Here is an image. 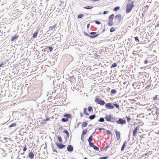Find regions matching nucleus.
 <instances>
[{
    "label": "nucleus",
    "instance_id": "1",
    "mask_svg": "<svg viewBox=\"0 0 159 159\" xmlns=\"http://www.w3.org/2000/svg\"><path fill=\"white\" fill-rule=\"evenodd\" d=\"M134 6L133 2L131 3L127 4L126 10V12L127 13H129L132 10Z\"/></svg>",
    "mask_w": 159,
    "mask_h": 159
},
{
    "label": "nucleus",
    "instance_id": "2",
    "mask_svg": "<svg viewBox=\"0 0 159 159\" xmlns=\"http://www.w3.org/2000/svg\"><path fill=\"white\" fill-rule=\"evenodd\" d=\"M116 122L118 124H125L126 123V121L121 118H120L118 120H116Z\"/></svg>",
    "mask_w": 159,
    "mask_h": 159
},
{
    "label": "nucleus",
    "instance_id": "3",
    "mask_svg": "<svg viewBox=\"0 0 159 159\" xmlns=\"http://www.w3.org/2000/svg\"><path fill=\"white\" fill-rule=\"evenodd\" d=\"M56 144L57 147L59 149H62L65 147V145L62 143H59L56 142Z\"/></svg>",
    "mask_w": 159,
    "mask_h": 159
},
{
    "label": "nucleus",
    "instance_id": "4",
    "mask_svg": "<svg viewBox=\"0 0 159 159\" xmlns=\"http://www.w3.org/2000/svg\"><path fill=\"white\" fill-rule=\"evenodd\" d=\"M105 107L108 109H113L114 108V106L111 105L110 103H107L105 105Z\"/></svg>",
    "mask_w": 159,
    "mask_h": 159
},
{
    "label": "nucleus",
    "instance_id": "5",
    "mask_svg": "<svg viewBox=\"0 0 159 159\" xmlns=\"http://www.w3.org/2000/svg\"><path fill=\"white\" fill-rule=\"evenodd\" d=\"M139 128V127L137 126L135 128L134 130H133V136L135 137L136 136L137 134L138 133L137 130Z\"/></svg>",
    "mask_w": 159,
    "mask_h": 159
},
{
    "label": "nucleus",
    "instance_id": "6",
    "mask_svg": "<svg viewBox=\"0 0 159 159\" xmlns=\"http://www.w3.org/2000/svg\"><path fill=\"white\" fill-rule=\"evenodd\" d=\"M95 102L98 104L102 105L105 104V102L102 100H95Z\"/></svg>",
    "mask_w": 159,
    "mask_h": 159
},
{
    "label": "nucleus",
    "instance_id": "7",
    "mask_svg": "<svg viewBox=\"0 0 159 159\" xmlns=\"http://www.w3.org/2000/svg\"><path fill=\"white\" fill-rule=\"evenodd\" d=\"M106 120L108 121L113 122L112 120V118L110 116H106L105 117Z\"/></svg>",
    "mask_w": 159,
    "mask_h": 159
},
{
    "label": "nucleus",
    "instance_id": "8",
    "mask_svg": "<svg viewBox=\"0 0 159 159\" xmlns=\"http://www.w3.org/2000/svg\"><path fill=\"white\" fill-rule=\"evenodd\" d=\"M84 34L86 36H89L90 37V38H93L96 37L98 36V34H96L95 35H90L88 34L86 32H84Z\"/></svg>",
    "mask_w": 159,
    "mask_h": 159
},
{
    "label": "nucleus",
    "instance_id": "9",
    "mask_svg": "<svg viewBox=\"0 0 159 159\" xmlns=\"http://www.w3.org/2000/svg\"><path fill=\"white\" fill-rule=\"evenodd\" d=\"M67 151L70 152H71L73 150V147L71 145H69L67 148Z\"/></svg>",
    "mask_w": 159,
    "mask_h": 159
},
{
    "label": "nucleus",
    "instance_id": "10",
    "mask_svg": "<svg viewBox=\"0 0 159 159\" xmlns=\"http://www.w3.org/2000/svg\"><path fill=\"white\" fill-rule=\"evenodd\" d=\"M116 138L118 140H119L120 139V132L117 131H116Z\"/></svg>",
    "mask_w": 159,
    "mask_h": 159
},
{
    "label": "nucleus",
    "instance_id": "11",
    "mask_svg": "<svg viewBox=\"0 0 159 159\" xmlns=\"http://www.w3.org/2000/svg\"><path fill=\"white\" fill-rule=\"evenodd\" d=\"M115 19H117L119 21H120L121 20V16L120 14H119L116 16Z\"/></svg>",
    "mask_w": 159,
    "mask_h": 159
},
{
    "label": "nucleus",
    "instance_id": "12",
    "mask_svg": "<svg viewBox=\"0 0 159 159\" xmlns=\"http://www.w3.org/2000/svg\"><path fill=\"white\" fill-rule=\"evenodd\" d=\"M29 157L31 159H33L34 157V154L32 152H30L29 154Z\"/></svg>",
    "mask_w": 159,
    "mask_h": 159
},
{
    "label": "nucleus",
    "instance_id": "13",
    "mask_svg": "<svg viewBox=\"0 0 159 159\" xmlns=\"http://www.w3.org/2000/svg\"><path fill=\"white\" fill-rule=\"evenodd\" d=\"M18 38V36L15 35L13 36L11 39V41H13L15 40L16 39H17Z\"/></svg>",
    "mask_w": 159,
    "mask_h": 159
},
{
    "label": "nucleus",
    "instance_id": "14",
    "mask_svg": "<svg viewBox=\"0 0 159 159\" xmlns=\"http://www.w3.org/2000/svg\"><path fill=\"white\" fill-rule=\"evenodd\" d=\"M63 133L66 134L67 137V138H68L69 137V133L68 132V131L66 130H64L63 131Z\"/></svg>",
    "mask_w": 159,
    "mask_h": 159
},
{
    "label": "nucleus",
    "instance_id": "15",
    "mask_svg": "<svg viewBox=\"0 0 159 159\" xmlns=\"http://www.w3.org/2000/svg\"><path fill=\"white\" fill-rule=\"evenodd\" d=\"M126 141H125L124 144H123L122 146V147H121V151H123L124 150V148H125V144H126Z\"/></svg>",
    "mask_w": 159,
    "mask_h": 159
},
{
    "label": "nucleus",
    "instance_id": "16",
    "mask_svg": "<svg viewBox=\"0 0 159 159\" xmlns=\"http://www.w3.org/2000/svg\"><path fill=\"white\" fill-rule=\"evenodd\" d=\"M16 125V124L15 123H11L10 125H9L8 127L9 128L12 127L14 126H15Z\"/></svg>",
    "mask_w": 159,
    "mask_h": 159
},
{
    "label": "nucleus",
    "instance_id": "17",
    "mask_svg": "<svg viewBox=\"0 0 159 159\" xmlns=\"http://www.w3.org/2000/svg\"><path fill=\"white\" fill-rule=\"evenodd\" d=\"M114 17V14L111 15L109 17V20H112Z\"/></svg>",
    "mask_w": 159,
    "mask_h": 159
},
{
    "label": "nucleus",
    "instance_id": "18",
    "mask_svg": "<svg viewBox=\"0 0 159 159\" xmlns=\"http://www.w3.org/2000/svg\"><path fill=\"white\" fill-rule=\"evenodd\" d=\"M58 140L60 143H61L62 142V138L61 136H58Z\"/></svg>",
    "mask_w": 159,
    "mask_h": 159
},
{
    "label": "nucleus",
    "instance_id": "19",
    "mask_svg": "<svg viewBox=\"0 0 159 159\" xmlns=\"http://www.w3.org/2000/svg\"><path fill=\"white\" fill-rule=\"evenodd\" d=\"M87 124L88 123L86 122H83L82 125V127H86V126H87Z\"/></svg>",
    "mask_w": 159,
    "mask_h": 159
},
{
    "label": "nucleus",
    "instance_id": "20",
    "mask_svg": "<svg viewBox=\"0 0 159 159\" xmlns=\"http://www.w3.org/2000/svg\"><path fill=\"white\" fill-rule=\"evenodd\" d=\"M87 109L86 108H84V113L87 116H89V114L88 113L86 112Z\"/></svg>",
    "mask_w": 159,
    "mask_h": 159
},
{
    "label": "nucleus",
    "instance_id": "21",
    "mask_svg": "<svg viewBox=\"0 0 159 159\" xmlns=\"http://www.w3.org/2000/svg\"><path fill=\"white\" fill-rule=\"evenodd\" d=\"M95 117V115H91L89 116V118L90 120H93L94 119Z\"/></svg>",
    "mask_w": 159,
    "mask_h": 159
},
{
    "label": "nucleus",
    "instance_id": "22",
    "mask_svg": "<svg viewBox=\"0 0 159 159\" xmlns=\"http://www.w3.org/2000/svg\"><path fill=\"white\" fill-rule=\"evenodd\" d=\"M104 121V119L103 118H100L98 120V121L99 122H103Z\"/></svg>",
    "mask_w": 159,
    "mask_h": 159
},
{
    "label": "nucleus",
    "instance_id": "23",
    "mask_svg": "<svg viewBox=\"0 0 159 159\" xmlns=\"http://www.w3.org/2000/svg\"><path fill=\"white\" fill-rule=\"evenodd\" d=\"M93 7L91 6H87L86 7H84V8L85 9H92Z\"/></svg>",
    "mask_w": 159,
    "mask_h": 159
},
{
    "label": "nucleus",
    "instance_id": "24",
    "mask_svg": "<svg viewBox=\"0 0 159 159\" xmlns=\"http://www.w3.org/2000/svg\"><path fill=\"white\" fill-rule=\"evenodd\" d=\"M117 66V64L116 63H113L111 66V68H112L113 67H115Z\"/></svg>",
    "mask_w": 159,
    "mask_h": 159
},
{
    "label": "nucleus",
    "instance_id": "25",
    "mask_svg": "<svg viewBox=\"0 0 159 159\" xmlns=\"http://www.w3.org/2000/svg\"><path fill=\"white\" fill-rule=\"evenodd\" d=\"M92 140V135H91L89 136V137L88 139V141L89 142H91Z\"/></svg>",
    "mask_w": 159,
    "mask_h": 159
},
{
    "label": "nucleus",
    "instance_id": "26",
    "mask_svg": "<svg viewBox=\"0 0 159 159\" xmlns=\"http://www.w3.org/2000/svg\"><path fill=\"white\" fill-rule=\"evenodd\" d=\"M108 25L110 26L112 25H113V22L112 20H109V22Z\"/></svg>",
    "mask_w": 159,
    "mask_h": 159
},
{
    "label": "nucleus",
    "instance_id": "27",
    "mask_svg": "<svg viewBox=\"0 0 159 159\" xmlns=\"http://www.w3.org/2000/svg\"><path fill=\"white\" fill-rule=\"evenodd\" d=\"M37 35H38V33L37 32H35L33 35V38H36L37 37Z\"/></svg>",
    "mask_w": 159,
    "mask_h": 159
},
{
    "label": "nucleus",
    "instance_id": "28",
    "mask_svg": "<svg viewBox=\"0 0 159 159\" xmlns=\"http://www.w3.org/2000/svg\"><path fill=\"white\" fill-rule=\"evenodd\" d=\"M152 153L151 151H149L148 152L145 153L143 155V156H146L148 155H149L151 154Z\"/></svg>",
    "mask_w": 159,
    "mask_h": 159
},
{
    "label": "nucleus",
    "instance_id": "29",
    "mask_svg": "<svg viewBox=\"0 0 159 159\" xmlns=\"http://www.w3.org/2000/svg\"><path fill=\"white\" fill-rule=\"evenodd\" d=\"M68 119L67 118H62L61 119V121L63 122H66V121H68Z\"/></svg>",
    "mask_w": 159,
    "mask_h": 159
},
{
    "label": "nucleus",
    "instance_id": "30",
    "mask_svg": "<svg viewBox=\"0 0 159 159\" xmlns=\"http://www.w3.org/2000/svg\"><path fill=\"white\" fill-rule=\"evenodd\" d=\"M116 92V90L115 89H113L111 91V93L112 94L115 93Z\"/></svg>",
    "mask_w": 159,
    "mask_h": 159
},
{
    "label": "nucleus",
    "instance_id": "31",
    "mask_svg": "<svg viewBox=\"0 0 159 159\" xmlns=\"http://www.w3.org/2000/svg\"><path fill=\"white\" fill-rule=\"evenodd\" d=\"M64 116L67 117L68 118H70L71 116V115L69 114H66L64 115Z\"/></svg>",
    "mask_w": 159,
    "mask_h": 159
},
{
    "label": "nucleus",
    "instance_id": "32",
    "mask_svg": "<svg viewBox=\"0 0 159 159\" xmlns=\"http://www.w3.org/2000/svg\"><path fill=\"white\" fill-rule=\"evenodd\" d=\"M56 26V25H54L53 26H51L49 27V29L51 30H53V29H54Z\"/></svg>",
    "mask_w": 159,
    "mask_h": 159
},
{
    "label": "nucleus",
    "instance_id": "33",
    "mask_svg": "<svg viewBox=\"0 0 159 159\" xmlns=\"http://www.w3.org/2000/svg\"><path fill=\"white\" fill-rule=\"evenodd\" d=\"M87 132V129H85L83 131L82 133L83 135H84L86 134Z\"/></svg>",
    "mask_w": 159,
    "mask_h": 159
},
{
    "label": "nucleus",
    "instance_id": "34",
    "mask_svg": "<svg viewBox=\"0 0 159 159\" xmlns=\"http://www.w3.org/2000/svg\"><path fill=\"white\" fill-rule=\"evenodd\" d=\"M120 7H115L114 8V10L115 11H116L120 9Z\"/></svg>",
    "mask_w": 159,
    "mask_h": 159
},
{
    "label": "nucleus",
    "instance_id": "35",
    "mask_svg": "<svg viewBox=\"0 0 159 159\" xmlns=\"http://www.w3.org/2000/svg\"><path fill=\"white\" fill-rule=\"evenodd\" d=\"M93 149L95 150H98L99 149V148L97 147V146H94L93 147Z\"/></svg>",
    "mask_w": 159,
    "mask_h": 159
},
{
    "label": "nucleus",
    "instance_id": "36",
    "mask_svg": "<svg viewBox=\"0 0 159 159\" xmlns=\"http://www.w3.org/2000/svg\"><path fill=\"white\" fill-rule=\"evenodd\" d=\"M84 15L83 14H81L78 16V18H81L84 16Z\"/></svg>",
    "mask_w": 159,
    "mask_h": 159
},
{
    "label": "nucleus",
    "instance_id": "37",
    "mask_svg": "<svg viewBox=\"0 0 159 159\" xmlns=\"http://www.w3.org/2000/svg\"><path fill=\"white\" fill-rule=\"evenodd\" d=\"M92 110V108L91 106H89L88 108V111L90 112Z\"/></svg>",
    "mask_w": 159,
    "mask_h": 159
},
{
    "label": "nucleus",
    "instance_id": "38",
    "mask_svg": "<svg viewBox=\"0 0 159 159\" xmlns=\"http://www.w3.org/2000/svg\"><path fill=\"white\" fill-rule=\"evenodd\" d=\"M89 145L91 147H93L94 145L93 143L91 142H89Z\"/></svg>",
    "mask_w": 159,
    "mask_h": 159
},
{
    "label": "nucleus",
    "instance_id": "39",
    "mask_svg": "<svg viewBox=\"0 0 159 159\" xmlns=\"http://www.w3.org/2000/svg\"><path fill=\"white\" fill-rule=\"evenodd\" d=\"M48 49H49L50 52H52L53 50V48L52 47H48Z\"/></svg>",
    "mask_w": 159,
    "mask_h": 159
},
{
    "label": "nucleus",
    "instance_id": "40",
    "mask_svg": "<svg viewBox=\"0 0 159 159\" xmlns=\"http://www.w3.org/2000/svg\"><path fill=\"white\" fill-rule=\"evenodd\" d=\"M115 30V29L114 28L112 27L110 30V31L111 32H112L114 31Z\"/></svg>",
    "mask_w": 159,
    "mask_h": 159
},
{
    "label": "nucleus",
    "instance_id": "41",
    "mask_svg": "<svg viewBox=\"0 0 159 159\" xmlns=\"http://www.w3.org/2000/svg\"><path fill=\"white\" fill-rule=\"evenodd\" d=\"M48 49V46H46L43 50V51L44 52H46V51H47V50Z\"/></svg>",
    "mask_w": 159,
    "mask_h": 159
},
{
    "label": "nucleus",
    "instance_id": "42",
    "mask_svg": "<svg viewBox=\"0 0 159 159\" xmlns=\"http://www.w3.org/2000/svg\"><path fill=\"white\" fill-rule=\"evenodd\" d=\"M134 39H135V40L137 42H139V40L138 37H135Z\"/></svg>",
    "mask_w": 159,
    "mask_h": 159
},
{
    "label": "nucleus",
    "instance_id": "43",
    "mask_svg": "<svg viewBox=\"0 0 159 159\" xmlns=\"http://www.w3.org/2000/svg\"><path fill=\"white\" fill-rule=\"evenodd\" d=\"M114 105L117 108H118L119 107V105L117 104H114Z\"/></svg>",
    "mask_w": 159,
    "mask_h": 159
},
{
    "label": "nucleus",
    "instance_id": "44",
    "mask_svg": "<svg viewBox=\"0 0 159 159\" xmlns=\"http://www.w3.org/2000/svg\"><path fill=\"white\" fill-rule=\"evenodd\" d=\"M90 34L92 35H95L96 34V33L95 32H91Z\"/></svg>",
    "mask_w": 159,
    "mask_h": 159
},
{
    "label": "nucleus",
    "instance_id": "45",
    "mask_svg": "<svg viewBox=\"0 0 159 159\" xmlns=\"http://www.w3.org/2000/svg\"><path fill=\"white\" fill-rule=\"evenodd\" d=\"M95 23L98 25H99L101 23L100 21H98V20H96L95 21Z\"/></svg>",
    "mask_w": 159,
    "mask_h": 159
},
{
    "label": "nucleus",
    "instance_id": "46",
    "mask_svg": "<svg viewBox=\"0 0 159 159\" xmlns=\"http://www.w3.org/2000/svg\"><path fill=\"white\" fill-rule=\"evenodd\" d=\"M107 157H100L99 158V159H107Z\"/></svg>",
    "mask_w": 159,
    "mask_h": 159
},
{
    "label": "nucleus",
    "instance_id": "47",
    "mask_svg": "<svg viewBox=\"0 0 159 159\" xmlns=\"http://www.w3.org/2000/svg\"><path fill=\"white\" fill-rule=\"evenodd\" d=\"M27 150V148H26V146H25V147L24 148H23V151H25Z\"/></svg>",
    "mask_w": 159,
    "mask_h": 159
},
{
    "label": "nucleus",
    "instance_id": "48",
    "mask_svg": "<svg viewBox=\"0 0 159 159\" xmlns=\"http://www.w3.org/2000/svg\"><path fill=\"white\" fill-rule=\"evenodd\" d=\"M108 12H109V11H105L103 12V13L104 14H106L108 13Z\"/></svg>",
    "mask_w": 159,
    "mask_h": 159
},
{
    "label": "nucleus",
    "instance_id": "49",
    "mask_svg": "<svg viewBox=\"0 0 159 159\" xmlns=\"http://www.w3.org/2000/svg\"><path fill=\"white\" fill-rule=\"evenodd\" d=\"M4 65V64L3 62H2L1 64H0V67H1L3 66Z\"/></svg>",
    "mask_w": 159,
    "mask_h": 159
},
{
    "label": "nucleus",
    "instance_id": "50",
    "mask_svg": "<svg viewBox=\"0 0 159 159\" xmlns=\"http://www.w3.org/2000/svg\"><path fill=\"white\" fill-rule=\"evenodd\" d=\"M127 118L128 122L129 121L131 120V119L128 117H127Z\"/></svg>",
    "mask_w": 159,
    "mask_h": 159
},
{
    "label": "nucleus",
    "instance_id": "51",
    "mask_svg": "<svg viewBox=\"0 0 159 159\" xmlns=\"http://www.w3.org/2000/svg\"><path fill=\"white\" fill-rule=\"evenodd\" d=\"M83 135H83V134H82V135H81V139L82 140H83V139H84Z\"/></svg>",
    "mask_w": 159,
    "mask_h": 159
},
{
    "label": "nucleus",
    "instance_id": "52",
    "mask_svg": "<svg viewBox=\"0 0 159 159\" xmlns=\"http://www.w3.org/2000/svg\"><path fill=\"white\" fill-rule=\"evenodd\" d=\"M98 129L100 130H104V129L103 128H98Z\"/></svg>",
    "mask_w": 159,
    "mask_h": 159
},
{
    "label": "nucleus",
    "instance_id": "53",
    "mask_svg": "<svg viewBox=\"0 0 159 159\" xmlns=\"http://www.w3.org/2000/svg\"><path fill=\"white\" fill-rule=\"evenodd\" d=\"M109 147V146H107L104 148L105 149H107V148H108Z\"/></svg>",
    "mask_w": 159,
    "mask_h": 159
},
{
    "label": "nucleus",
    "instance_id": "54",
    "mask_svg": "<svg viewBox=\"0 0 159 159\" xmlns=\"http://www.w3.org/2000/svg\"><path fill=\"white\" fill-rule=\"evenodd\" d=\"M148 61L147 60H145L144 61V63L145 64H147L148 63Z\"/></svg>",
    "mask_w": 159,
    "mask_h": 159
},
{
    "label": "nucleus",
    "instance_id": "55",
    "mask_svg": "<svg viewBox=\"0 0 159 159\" xmlns=\"http://www.w3.org/2000/svg\"><path fill=\"white\" fill-rule=\"evenodd\" d=\"M107 132L109 134H111V132L108 130H107Z\"/></svg>",
    "mask_w": 159,
    "mask_h": 159
},
{
    "label": "nucleus",
    "instance_id": "56",
    "mask_svg": "<svg viewBox=\"0 0 159 159\" xmlns=\"http://www.w3.org/2000/svg\"><path fill=\"white\" fill-rule=\"evenodd\" d=\"M112 120L113 121V122H114L115 121H116V120L115 119H113V118H112Z\"/></svg>",
    "mask_w": 159,
    "mask_h": 159
},
{
    "label": "nucleus",
    "instance_id": "57",
    "mask_svg": "<svg viewBox=\"0 0 159 159\" xmlns=\"http://www.w3.org/2000/svg\"><path fill=\"white\" fill-rule=\"evenodd\" d=\"M53 152H56V153H57V151L55 149H53Z\"/></svg>",
    "mask_w": 159,
    "mask_h": 159
},
{
    "label": "nucleus",
    "instance_id": "58",
    "mask_svg": "<svg viewBox=\"0 0 159 159\" xmlns=\"http://www.w3.org/2000/svg\"><path fill=\"white\" fill-rule=\"evenodd\" d=\"M89 24H88L87 25V28L88 29L89 28Z\"/></svg>",
    "mask_w": 159,
    "mask_h": 159
},
{
    "label": "nucleus",
    "instance_id": "59",
    "mask_svg": "<svg viewBox=\"0 0 159 159\" xmlns=\"http://www.w3.org/2000/svg\"><path fill=\"white\" fill-rule=\"evenodd\" d=\"M99 0H92V1L94 2H96V1H98Z\"/></svg>",
    "mask_w": 159,
    "mask_h": 159
},
{
    "label": "nucleus",
    "instance_id": "60",
    "mask_svg": "<svg viewBox=\"0 0 159 159\" xmlns=\"http://www.w3.org/2000/svg\"><path fill=\"white\" fill-rule=\"evenodd\" d=\"M146 7L147 8V9H148L149 8V6L148 5H146Z\"/></svg>",
    "mask_w": 159,
    "mask_h": 159
},
{
    "label": "nucleus",
    "instance_id": "61",
    "mask_svg": "<svg viewBox=\"0 0 159 159\" xmlns=\"http://www.w3.org/2000/svg\"><path fill=\"white\" fill-rule=\"evenodd\" d=\"M133 54L134 55H136V53H134V52H133Z\"/></svg>",
    "mask_w": 159,
    "mask_h": 159
},
{
    "label": "nucleus",
    "instance_id": "62",
    "mask_svg": "<svg viewBox=\"0 0 159 159\" xmlns=\"http://www.w3.org/2000/svg\"><path fill=\"white\" fill-rule=\"evenodd\" d=\"M80 116L81 117H83V114L82 113H80Z\"/></svg>",
    "mask_w": 159,
    "mask_h": 159
},
{
    "label": "nucleus",
    "instance_id": "63",
    "mask_svg": "<svg viewBox=\"0 0 159 159\" xmlns=\"http://www.w3.org/2000/svg\"><path fill=\"white\" fill-rule=\"evenodd\" d=\"M157 26H159V23L157 24Z\"/></svg>",
    "mask_w": 159,
    "mask_h": 159
},
{
    "label": "nucleus",
    "instance_id": "64",
    "mask_svg": "<svg viewBox=\"0 0 159 159\" xmlns=\"http://www.w3.org/2000/svg\"><path fill=\"white\" fill-rule=\"evenodd\" d=\"M84 159H87V158H86V157H85V158H84Z\"/></svg>",
    "mask_w": 159,
    "mask_h": 159
}]
</instances>
